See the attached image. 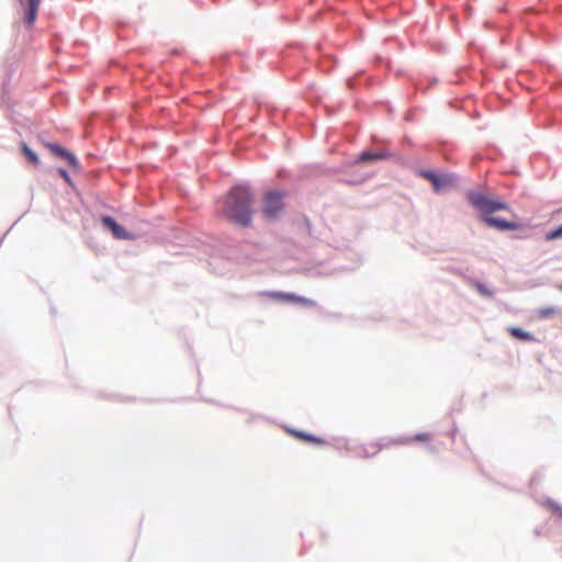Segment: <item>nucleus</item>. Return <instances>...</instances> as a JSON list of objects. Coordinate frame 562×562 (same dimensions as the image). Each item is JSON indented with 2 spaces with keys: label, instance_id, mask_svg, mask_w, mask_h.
<instances>
[{
  "label": "nucleus",
  "instance_id": "f03ea898",
  "mask_svg": "<svg viewBox=\"0 0 562 562\" xmlns=\"http://www.w3.org/2000/svg\"><path fill=\"white\" fill-rule=\"evenodd\" d=\"M468 200L475 209L481 211L484 216H488V214L499 210L508 209V205L505 202L488 198L487 195L476 191L469 192Z\"/></svg>",
  "mask_w": 562,
  "mask_h": 562
},
{
  "label": "nucleus",
  "instance_id": "6e6552de",
  "mask_svg": "<svg viewBox=\"0 0 562 562\" xmlns=\"http://www.w3.org/2000/svg\"><path fill=\"white\" fill-rule=\"evenodd\" d=\"M289 434L299 439V440H302L304 442H308V443H313V445H316V446H324L326 445V440L317 437V436H314V435H311V434H306L304 431H301V430H296V429H289Z\"/></svg>",
  "mask_w": 562,
  "mask_h": 562
},
{
  "label": "nucleus",
  "instance_id": "f8f14e48",
  "mask_svg": "<svg viewBox=\"0 0 562 562\" xmlns=\"http://www.w3.org/2000/svg\"><path fill=\"white\" fill-rule=\"evenodd\" d=\"M389 155L386 153H369V151H363L360 154L358 160L361 161V162H367V161H370V160H378V159H384L386 158Z\"/></svg>",
  "mask_w": 562,
  "mask_h": 562
},
{
  "label": "nucleus",
  "instance_id": "9d476101",
  "mask_svg": "<svg viewBox=\"0 0 562 562\" xmlns=\"http://www.w3.org/2000/svg\"><path fill=\"white\" fill-rule=\"evenodd\" d=\"M430 439H431L430 434L420 432V434L415 435L414 437L398 438L394 442L396 445H409L413 440L426 442V441H429Z\"/></svg>",
  "mask_w": 562,
  "mask_h": 562
},
{
  "label": "nucleus",
  "instance_id": "423d86ee",
  "mask_svg": "<svg viewBox=\"0 0 562 562\" xmlns=\"http://www.w3.org/2000/svg\"><path fill=\"white\" fill-rule=\"evenodd\" d=\"M46 147L56 156L67 160V162L74 168L79 169V161L74 154L65 149L58 144L47 143Z\"/></svg>",
  "mask_w": 562,
  "mask_h": 562
},
{
  "label": "nucleus",
  "instance_id": "20e7f679",
  "mask_svg": "<svg viewBox=\"0 0 562 562\" xmlns=\"http://www.w3.org/2000/svg\"><path fill=\"white\" fill-rule=\"evenodd\" d=\"M263 296L272 300V301H282V302H290V303H296L304 306H316V302L304 297L296 295L294 293H286L281 291H268L262 293Z\"/></svg>",
  "mask_w": 562,
  "mask_h": 562
},
{
  "label": "nucleus",
  "instance_id": "a211bd4d",
  "mask_svg": "<svg viewBox=\"0 0 562 562\" xmlns=\"http://www.w3.org/2000/svg\"><path fill=\"white\" fill-rule=\"evenodd\" d=\"M476 289H477V291H479L481 294H483V295H485V296H491V295H492V292H491L490 290H487V289H486L483 284H481V283H477V284H476Z\"/></svg>",
  "mask_w": 562,
  "mask_h": 562
},
{
  "label": "nucleus",
  "instance_id": "1a4fd4ad",
  "mask_svg": "<svg viewBox=\"0 0 562 562\" xmlns=\"http://www.w3.org/2000/svg\"><path fill=\"white\" fill-rule=\"evenodd\" d=\"M102 222L108 228L111 229L114 237L122 239L128 238V234L125 232V229L120 226L111 216H104Z\"/></svg>",
  "mask_w": 562,
  "mask_h": 562
},
{
  "label": "nucleus",
  "instance_id": "6ab92c4d",
  "mask_svg": "<svg viewBox=\"0 0 562 562\" xmlns=\"http://www.w3.org/2000/svg\"><path fill=\"white\" fill-rule=\"evenodd\" d=\"M58 172L68 183L71 182L70 177H69L68 172L65 169H59Z\"/></svg>",
  "mask_w": 562,
  "mask_h": 562
},
{
  "label": "nucleus",
  "instance_id": "4468645a",
  "mask_svg": "<svg viewBox=\"0 0 562 562\" xmlns=\"http://www.w3.org/2000/svg\"><path fill=\"white\" fill-rule=\"evenodd\" d=\"M559 313V310L557 307L550 306V307H542L537 311V316L539 318H550Z\"/></svg>",
  "mask_w": 562,
  "mask_h": 562
},
{
  "label": "nucleus",
  "instance_id": "2eb2a0df",
  "mask_svg": "<svg viewBox=\"0 0 562 562\" xmlns=\"http://www.w3.org/2000/svg\"><path fill=\"white\" fill-rule=\"evenodd\" d=\"M22 150L33 165H40V159L37 155L26 144H22Z\"/></svg>",
  "mask_w": 562,
  "mask_h": 562
},
{
  "label": "nucleus",
  "instance_id": "aec40b11",
  "mask_svg": "<svg viewBox=\"0 0 562 562\" xmlns=\"http://www.w3.org/2000/svg\"><path fill=\"white\" fill-rule=\"evenodd\" d=\"M559 290L562 291V284L559 285Z\"/></svg>",
  "mask_w": 562,
  "mask_h": 562
},
{
  "label": "nucleus",
  "instance_id": "f257e3e1",
  "mask_svg": "<svg viewBox=\"0 0 562 562\" xmlns=\"http://www.w3.org/2000/svg\"><path fill=\"white\" fill-rule=\"evenodd\" d=\"M252 202V193L247 187H235L224 199L223 213L229 222L247 227L251 224Z\"/></svg>",
  "mask_w": 562,
  "mask_h": 562
},
{
  "label": "nucleus",
  "instance_id": "f3484780",
  "mask_svg": "<svg viewBox=\"0 0 562 562\" xmlns=\"http://www.w3.org/2000/svg\"><path fill=\"white\" fill-rule=\"evenodd\" d=\"M558 238H562V225L560 227L549 232L546 235L547 240H553V239H558Z\"/></svg>",
  "mask_w": 562,
  "mask_h": 562
},
{
  "label": "nucleus",
  "instance_id": "9b49d317",
  "mask_svg": "<svg viewBox=\"0 0 562 562\" xmlns=\"http://www.w3.org/2000/svg\"><path fill=\"white\" fill-rule=\"evenodd\" d=\"M40 7V0H29V9L26 13V23L32 25L37 16V11Z\"/></svg>",
  "mask_w": 562,
  "mask_h": 562
},
{
  "label": "nucleus",
  "instance_id": "0eeeda50",
  "mask_svg": "<svg viewBox=\"0 0 562 562\" xmlns=\"http://www.w3.org/2000/svg\"><path fill=\"white\" fill-rule=\"evenodd\" d=\"M483 222L490 226L499 231H514L517 228V224L507 222L506 220L493 216H483Z\"/></svg>",
  "mask_w": 562,
  "mask_h": 562
},
{
  "label": "nucleus",
  "instance_id": "39448f33",
  "mask_svg": "<svg viewBox=\"0 0 562 562\" xmlns=\"http://www.w3.org/2000/svg\"><path fill=\"white\" fill-rule=\"evenodd\" d=\"M422 176L431 182L435 191H437V192H439L448 187L453 186L456 182L454 177L451 175L438 176L431 171H423Z\"/></svg>",
  "mask_w": 562,
  "mask_h": 562
},
{
  "label": "nucleus",
  "instance_id": "dca6fc26",
  "mask_svg": "<svg viewBox=\"0 0 562 562\" xmlns=\"http://www.w3.org/2000/svg\"><path fill=\"white\" fill-rule=\"evenodd\" d=\"M510 334L516 337V338H519V339H529L530 338V335L526 331H524L522 329L518 328V327H513L509 329Z\"/></svg>",
  "mask_w": 562,
  "mask_h": 562
},
{
  "label": "nucleus",
  "instance_id": "7ed1b4c3",
  "mask_svg": "<svg viewBox=\"0 0 562 562\" xmlns=\"http://www.w3.org/2000/svg\"><path fill=\"white\" fill-rule=\"evenodd\" d=\"M284 194L278 191L267 192L262 199V212L269 220H274L282 212Z\"/></svg>",
  "mask_w": 562,
  "mask_h": 562
},
{
  "label": "nucleus",
  "instance_id": "ddd939ff",
  "mask_svg": "<svg viewBox=\"0 0 562 562\" xmlns=\"http://www.w3.org/2000/svg\"><path fill=\"white\" fill-rule=\"evenodd\" d=\"M380 451V446L375 442H368L362 446L363 457H373Z\"/></svg>",
  "mask_w": 562,
  "mask_h": 562
}]
</instances>
